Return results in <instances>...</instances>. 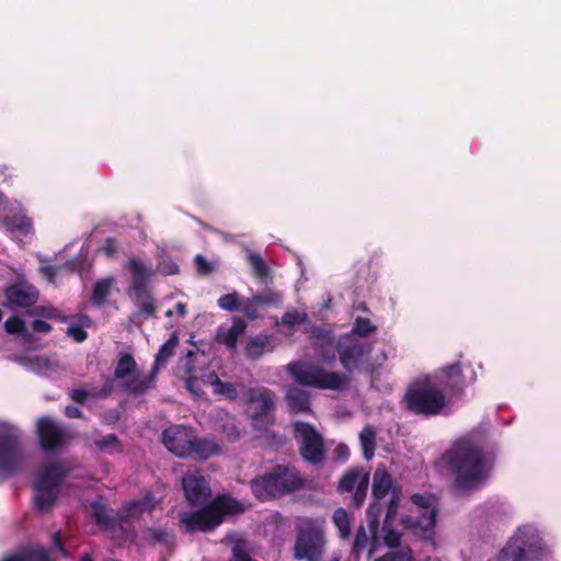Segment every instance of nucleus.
Instances as JSON below:
<instances>
[{"instance_id": "obj_52", "label": "nucleus", "mask_w": 561, "mask_h": 561, "mask_svg": "<svg viewBox=\"0 0 561 561\" xmlns=\"http://www.w3.org/2000/svg\"><path fill=\"white\" fill-rule=\"evenodd\" d=\"M350 450L348 447L344 444H339L334 449V455L336 460L345 461L348 457Z\"/></svg>"}, {"instance_id": "obj_33", "label": "nucleus", "mask_w": 561, "mask_h": 561, "mask_svg": "<svg viewBox=\"0 0 561 561\" xmlns=\"http://www.w3.org/2000/svg\"><path fill=\"white\" fill-rule=\"evenodd\" d=\"M178 345V337L172 335L159 350L156 356L154 370L163 366L168 359L173 355Z\"/></svg>"}, {"instance_id": "obj_17", "label": "nucleus", "mask_w": 561, "mask_h": 561, "mask_svg": "<svg viewBox=\"0 0 561 561\" xmlns=\"http://www.w3.org/2000/svg\"><path fill=\"white\" fill-rule=\"evenodd\" d=\"M295 437L305 460L318 463L323 459V440L312 426L307 423L297 422L295 424Z\"/></svg>"}, {"instance_id": "obj_37", "label": "nucleus", "mask_w": 561, "mask_h": 561, "mask_svg": "<svg viewBox=\"0 0 561 561\" xmlns=\"http://www.w3.org/2000/svg\"><path fill=\"white\" fill-rule=\"evenodd\" d=\"M230 540L233 543L231 561H253L248 553L247 543L243 539L232 536Z\"/></svg>"}, {"instance_id": "obj_34", "label": "nucleus", "mask_w": 561, "mask_h": 561, "mask_svg": "<svg viewBox=\"0 0 561 561\" xmlns=\"http://www.w3.org/2000/svg\"><path fill=\"white\" fill-rule=\"evenodd\" d=\"M359 440L364 457L370 460L375 453V432L371 427H365L359 434Z\"/></svg>"}, {"instance_id": "obj_39", "label": "nucleus", "mask_w": 561, "mask_h": 561, "mask_svg": "<svg viewBox=\"0 0 561 561\" xmlns=\"http://www.w3.org/2000/svg\"><path fill=\"white\" fill-rule=\"evenodd\" d=\"M93 515L99 525L104 527H112L113 517L111 512L103 505L95 503L92 506Z\"/></svg>"}, {"instance_id": "obj_35", "label": "nucleus", "mask_w": 561, "mask_h": 561, "mask_svg": "<svg viewBox=\"0 0 561 561\" xmlns=\"http://www.w3.org/2000/svg\"><path fill=\"white\" fill-rule=\"evenodd\" d=\"M333 523L339 530V534L342 538H345L350 535L351 524L347 512L340 507L336 508L333 513Z\"/></svg>"}, {"instance_id": "obj_7", "label": "nucleus", "mask_w": 561, "mask_h": 561, "mask_svg": "<svg viewBox=\"0 0 561 561\" xmlns=\"http://www.w3.org/2000/svg\"><path fill=\"white\" fill-rule=\"evenodd\" d=\"M136 368L134 357L129 354H122L114 370V378L103 386L101 394L107 396L115 388H121L134 394H141L152 388L154 374L142 375Z\"/></svg>"}, {"instance_id": "obj_46", "label": "nucleus", "mask_w": 561, "mask_h": 561, "mask_svg": "<svg viewBox=\"0 0 561 561\" xmlns=\"http://www.w3.org/2000/svg\"><path fill=\"white\" fill-rule=\"evenodd\" d=\"M95 444L99 446L100 449L107 453H114L118 450V440L116 436L113 434L106 435L95 440Z\"/></svg>"}, {"instance_id": "obj_55", "label": "nucleus", "mask_w": 561, "mask_h": 561, "mask_svg": "<svg viewBox=\"0 0 561 561\" xmlns=\"http://www.w3.org/2000/svg\"><path fill=\"white\" fill-rule=\"evenodd\" d=\"M224 433L230 440H236L239 437V432L234 424L225 425Z\"/></svg>"}, {"instance_id": "obj_5", "label": "nucleus", "mask_w": 561, "mask_h": 561, "mask_svg": "<svg viewBox=\"0 0 561 561\" xmlns=\"http://www.w3.org/2000/svg\"><path fill=\"white\" fill-rule=\"evenodd\" d=\"M70 467L66 462L49 461L36 472L33 484V502L41 512L49 511L67 489Z\"/></svg>"}, {"instance_id": "obj_10", "label": "nucleus", "mask_w": 561, "mask_h": 561, "mask_svg": "<svg viewBox=\"0 0 561 561\" xmlns=\"http://www.w3.org/2000/svg\"><path fill=\"white\" fill-rule=\"evenodd\" d=\"M542 540L531 525L519 527L500 552L501 561H539L542 556Z\"/></svg>"}, {"instance_id": "obj_36", "label": "nucleus", "mask_w": 561, "mask_h": 561, "mask_svg": "<svg viewBox=\"0 0 561 561\" xmlns=\"http://www.w3.org/2000/svg\"><path fill=\"white\" fill-rule=\"evenodd\" d=\"M376 329L377 328L369 321V319L358 317L356 318L354 327L348 334H354V336L365 340V337L368 334L374 333Z\"/></svg>"}, {"instance_id": "obj_12", "label": "nucleus", "mask_w": 561, "mask_h": 561, "mask_svg": "<svg viewBox=\"0 0 561 561\" xmlns=\"http://www.w3.org/2000/svg\"><path fill=\"white\" fill-rule=\"evenodd\" d=\"M127 270L131 276L130 291L131 299L136 302L140 312L146 317H150L156 311V306L152 297L146 289V284L153 275V268L147 266L145 262L137 257H130L127 264Z\"/></svg>"}, {"instance_id": "obj_28", "label": "nucleus", "mask_w": 561, "mask_h": 561, "mask_svg": "<svg viewBox=\"0 0 561 561\" xmlns=\"http://www.w3.org/2000/svg\"><path fill=\"white\" fill-rule=\"evenodd\" d=\"M288 408L293 412H305L309 410L310 398L306 390L299 388H290L286 394Z\"/></svg>"}, {"instance_id": "obj_22", "label": "nucleus", "mask_w": 561, "mask_h": 561, "mask_svg": "<svg viewBox=\"0 0 561 561\" xmlns=\"http://www.w3.org/2000/svg\"><path fill=\"white\" fill-rule=\"evenodd\" d=\"M15 362L25 369L43 376H50L61 369V365L55 355L48 356L28 353L15 357Z\"/></svg>"}, {"instance_id": "obj_45", "label": "nucleus", "mask_w": 561, "mask_h": 561, "mask_svg": "<svg viewBox=\"0 0 561 561\" xmlns=\"http://www.w3.org/2000/svg\"><path fill=\"white\" fill-rule=\"evenodd\" d=\"M369 537L364 527H359L356 531L355 541L353 543V552L359 554L368 545Z\"/></svg>"}, {"instance_id": "obj_63", "label": "nucleus", "mask_w": 561, "mask_h": 561, "mask_svg": "<svg viewBox=\"0 0 561 561\" xmlns=\"http://www.w3.org/2000/svg\"><path fill=\"white\" fill-rule=\"evenodd\" d=\"M330 561H339V559L337 558H333Z\"/></svg>"}, {"instance_id": "obj_44", "label": "nucleus", "mask_w": 561, "mask_h": 561, "mask_svg": "<svg viewBox=\"0 0 561 561\" xmlns=\"http://www.w3.org/2000/svg\"><path fill=\"white\" fill-rule=\"evenodd\" d=\"M247 257H248V262L251 265L255 275H257L260 277L266 275V271H267L266 264L259 254L249 253Z\"/></svg>"}, {"instance_id": "obj_20", "label": "nucleus", "mask_w": 561, "mask_h": 561, "mask_svg": "<svg viewBox=\"0 0 561 561\" xmlns=\"http://www.w3.org/2000/svg\"><path fill=\"white\" fill-rule=\"evenodd\" d=\"M182 486L191 506H202L210 496L209 484L199 471L186 473L182 479Z\"/></svg>"}, {"instance_id": "obj_51", "label": "nucleus", "mask_w": 561, "mask_h": 561, "mask_svg": "<svg viewBox=\"0 0 561 561\" xmlns=\"http://www.w3.org/2000/svg\"><path fill=\"white\" fill-rule=\"evenodd\" d=\"M41 272L44 274L48 282L56 284V276L58 273L56 267L49 265L42 266Z\"/></svg>"}, {"instance_id": "obj_11", "label": "nucleus", "mask_w": 561, "mask_h": 561, "mask_svg": "<svg viewBox=\"0 0 561 561\" xmlns=\"http://www.w3.org/2000/svg\"><path fill=\"white\" fill-rule=\"evenodd\" d=\"M296 382L318 389L341 390L347 385V377L324 368L298 360L286 366Z\"/></svg>"}, {"instance_id": "obj_30", "label": "nucleus", "mask_w": 561, "mask_h": 561, "mask_svg": "<svg viewBox=\"0 0 561 561\" xmlns=\"http://www.w3.org/2000/svg\"><path fill=\"white\" fill-rule=\"evenodd\" d=\"M275 347L273 339L268 335H260L251 340L247 346V355L250 358H259L266 352L273 351Z\"/></svg>"}, {"instance_id": "obj_27", "label": "nucleus", "mask_w": 561, "mask_h": 561, "mask_svg": "<svg viewBox=\"0 0 561 561\" xmlns=\"http://www.w3.org/2000/svg\"><path fill=\"white\" fill-rule=\"evenodd\" d=\"M247 324L243 320L237 319L230 328H220L217 339L219 342L226 344L229 348H233L237 340L245 331Z\"/></svg>"}, {"instance_id": "obj_38", "label": "nucleus", "mask_w": 561, "mask_h": 561, "mask_svg": "<svg viewBox=\"0 0 561 561\" xmlns=\"http://www.w3.org/2000/svg\"><path fill=\"white\" fill-rule=\"evenodd\" d=\"M307 321L306 310L289 309L285 312L282 318V324L288 328H293L297 324L305 323Z\"/></svg>"}, {"instance_id": "obj_2", "label": "nucleus", "mask_w": 561, "mask_h": 561, "mask_svg": "<svg viewBox=\"0 0 561 561\" xmlns=\"http://www.w3.org/2000/svg\"><path fill=\"white\" fill-rule=\"evenodd\" d=\"M443 460L459 493H470L484 485L494 465L493 457L484 453L471 437L456 440L444 454Z\"/></svg>"}, {"instance_id": "obj_21", "label": "nucleus", "mask_w": 561, "mask_h": 561, "mask_svg": "<svg viewBox=\"0 0 561 561\" xmlns=\"http://www.w3.org/2000/svg\"><path fill=\"white\" fill-rule=\"evenodd\" d=\"M57 556H66L65 549L61 546L59 533L53 536V547L49 551L43 548H31L7 556L2 561H55Z\"/></svg>"}, {"instance_id": "obj_49", "label": "nucleus", "mask_w": 561, "mask_h": 561, "mask_svg": "<svg viewBox=\"0 0 561 561\" xmlns=\"http://www.w3.org/2000/svg\"><path fill=\"white\" fill-rule=\"evenodd\" d=\"M261 308L257 302H254V298L243 299L241 304V310L249 319H256L259 317L257 309Z\"/></svg>"}, {"instance_id": "obj_14", "label": "nucleus", "mask_w": 561, "mask_h": 561, "mask_svg": "<svg viewBox=\"0 0 561 561\" xmlns=\"http://www.w3.org/2000/svg\"><path fill=\"white\" fill-rule=\"evenodd\" d=\"M0 229L12 238L27 237L33 232V220L20 202L5 199L0 213Z\"/></svg>"}, {"instance_id": "obj_58", "label": "nucleus", "mask_w": 561, "mask_h": 561, "mask_svg": "<svg viewBox=\"0 0 561 561\" xmlns=\"http://www.w3.org/2000/svg\"><path fill=\"white\" fill-rule=\"evenodd\" d=\"M175 312L178 313L179 317L183 318L186 316V306L185 304L183 302H178L175 305Z\"/></svg>"}, {"instance_id": "obj_48", "label": "nucleus", "mask_w": 561, "mask_h": 561, "mask_svg": "<svg viewBox=\"0 0 561 561\" xmlns=\"http://www.w3.org/2000/svg\"><path fill=\"white\" fill-rule=\"evenodd\" d=\"M196 270L201 275H208L215 271L216 265L214 262L207 261L203 255L195 256Z\"/></svg>"}, {"instance_id": "obj_3", "label": "nucleus", "mask_w": 561, "mask_h": 561, "mask_svg": "<svg viewBox=\"0 0 561 561\" xmlns=\"http://www.w3.org/2000/svg\"><path fill=\"white\" fill-rule=\"evenodd\" d=\"M461 383V365L454 363L431 376L417 378L405 393L410 411L417 414L437 415L447 405V392Z\"/></svg>"}, {"instance_id": "obj_4", "label": "nucleus", "mask_w": 561, "mask_h": 561, "mask_svg": "<svg viewBox=\"0 0 561 561\" xmlns=\"http://www.w3.org/2000/svg\"><path fill=\"white\" fill-rule=\"evenodd\" d=\"M209 356L205 352L188 351L179 363V374L185 380L186 389L199 397L204 388L209 386L213 392L226 399H234L238 394L236 387L230 382H224L208 366Z\"/></svg>"}, {"instance_id": "obj_6", "label": "nucleus", "mask_w": 561, "mask_h": 561, "mask_svg": "<svg viewBox=\"0 0 561 561\" xmlns=\"http://www.w3.org/2000/svg\"><path fill=\"white\" fill-rule=\"evenodd\" d=\"M241 503L221 495L196 512H184L180 516V527L187 533L208 531L217 527L225 516L243 512Z\"/></svg>"}, {"instance_id": "obj_23", "label": "nucleus", "mask_w": 561, "mask_h": 561, "mask_svg": "<svg viewBox=\"0 0 561 561\" xmlns=\"http://www.w3.org/2000/svg\"><path fill=\"white\" fill-rule=\"evenodd\" d=\"M314 353L325 364H331L336 358L337 344L334 343L333 334L324 328H313L310 335Z\"/></svg>"}, {"instance_id": "obj_47", "label": "nucleus", "mask_w": 561, "mask_h": 561, "mask_svg": "<svg viewBox=\"0 0 561 561\" xmlns=\"http://www.w3.org/2000/svg\"><path fill=\"white\" fill-rule=\"evenodd\" d=\"M4 328H5V331L10 334H14V333L24 334L26 331L24 321L22 319H20L19 317L9 318L4 323Z\"/></svg>"}, {"instance_id": "obj_57", "label": "nucleus", "mask_w": 561, "mask_h": 561, "mask_svg": "<svg viewBox=\"0 0 561 561\" xmlns=\"http://www.w3.org/2000/svg\"><path fill=\"white\" fill-rule=\"evenodd\" d=\"M65 412L68 417H79L80 416V410L77 407H67Z\"/></svg>"}, {"instance_id": "obj_62", "label": "nucleus", "mask_w": 561, "mask_h": 561, "mask_svg": "<svg viewBox=\"0 0 561 561\" xmlns=\"http://www.w3.org/2000/svg\"><path fill=\"white\" fill-rule=\"evenodd\" d=\"M172 314H173V311H172V310H168V311L165 312V316H167V317H171Z\"/></svg>"}, {"instance_id": "obj_13", "label": "nucleus", "mask_w": 561, "mask_h": 561, "mask_svg": "<svg viewBox=\"0 0 561 561\" xmlns=\"http://www.w3.org/2000/svg\"><path fill=\"white\" fill-rule=\"evenodd\" d=\"M325 550V537L322 527L313 522L302 526L297 535L294 557L305 561H320Z\"/></svg>"}, {"instance_id": "obj_18", "label": "nucleus", "mask_w": 561, "mask_h": 561, "mask_svg": "<svg viewBox=\"0 0 561 561\" xmlns=\"http://www.w3.org/2000/svg\"><path fill=\"white\" fill-rule=\"evenodd\" d=\"M36 432L39 444L45 450H56L60 448L69 437L65 428L47 416L37 420Z\"/></svg>"}, {"instance_id": "obj_61", "label": "nucleus", "mask_w": 561, "mask_h": 561, "mask_svg": "<svg viewBox=\"0 0 561 561\" xmlns=\"http://www.w3.org/2000/svg\"><path fill=\"white\" fill-rule=\"evenodd\" d=\"M425 561H439V560H438L437 558H434V557L432 558V557H430V558H427Z\"/></svg>"}, {"instance_id": "obj_15", "label": "nucleus", "mask_w": 561, "mask_h": 561, "mask_svg": "<svg viewBox=\"0 0 561 561\" xmlns=\"http://www.w3.org/2000/svg\"><path fill=\"white\" fill-rule=\"evenodd\" d=\"M371 344L354 334H345L337 342V353L344 369L353 371L367 362Z\"/></svg>"}, {"instance_id": "obj_50", "label": "nucleus", "mask_w": 561, "mask_h": 561, "mask_svg": "<svg viewBox=\"0 0 561 561\" xmlns=\"http://www.w3.org/2000/svg\"><path fill=\"white\" fill-rule=\"evenodd\" d=\"M381 514V508L378 504H371L367 510L368 526L371 531H375L378 525V518Z\"/></svg>"}, {"instance_id": "obj_41", "label": "nucleus", "mask_w": 561, "mask_h": 561, "mask_svg": "<svg viewBox=\"0 0 561 561\" xmlns=\"http://www.w3.org/2000/svg\"><path fill=\"white\" fill-rule=\"evenodd\" d=\"M242 300L239 298L237 293H230L221 296L218 299V306L227 311H234L237 309H241Z\"/></svg>"}, {"instance_id": "obj_32", "label": "nucleus", "mask_w": 561, "mask_h": 561, "mask_svg": "<svg viewBox=\"0 0 561 561\" xmlns=\"http://www.w3.org/2000/svg\"><path fill=\"white\" fill-rule=\"evenodd\" d=\"M115 285V279L113 277L102 278L98 280L93 288L92 300L96 305H102L105 302L106 298L110 296L113 287Z\"/></svg>"}, {"instance_id": "obj_24", "label": "nucleus", "mask_w": 561, "mask_h": 561, "mask_svg": "<svg viewBox=\"0 0 561 561\" xmlns=\"http://www.w3.org/2000/svg\"><path fill=\"white\" fill-rule=\"evenodd\" d=\"M369 477L367 472H363L357 469H352L347 471L343 478L340 480L339 488L342 491H351L355 489L354 501L357 506H359L366 496L367 488H368Z\"/></svg>"}, {"instance_id": "obj_56", "label": "nucleus", "mask_w": 561, "mask_h": 561, "mask_svg": "<svg viewBox=\"0 0 561 561\" xmlns=\"http://www.w3.org/2000/svg\"><path fill=\"white\" fill-rule=\"evenodd\" d=\"M103 251L107 256H112L117 251L116 241L113 239H107L103 247Z\"/></svg>"}, {"instance_id": "obj_54", "label": "nucleus", "mask_w": 561, "mask_h": 561, "mask_svg": "<svg viewBox=\"0 0 561 561\" xmlns=\"http://www.w3.org/2000/svg\"><path fill=\"white\" fill-rule=\"evenodd\" d=\"M159 270L165 275H172L178 273V265L174 263H161Z\"/></svg>"}, {"instance_id": "obj_25", "label": "nucleus", "mask_w": 561, "mask_h": 561, "mask_svg": "<svg viewBox=\"0 0 561 561\" xmlns=\"http://www.w3.org/2000/svg\"><path fill=\"white\" fill-rule=\"evenodd\" d=\"M5 298L12 307H30L38 298L37 289L27 282H19L5 290Z\"/></svg>"}, {"instance_id": "obj_31", "label": "nucleus", "mask_w": 561, "mask_h": 561, "mask_svg": "<svg viewBox=\"0 0 561 561\" xmlns=\"http://www.w3.org/2000/svg\"><path fill=\"white\" fill-rule=\"evenodd\" d=\"M91 320L85 314L78 316L67 328V333L77 342H82L87 339L84 328H89Z\"/></svg>"}, {"instance_id": "obj_42", "label": "nucleus", "mask_w": 561, "mask_h": 561, "mask_svg": "<svg viewBox=\"0 0 561 561\" xmlns=\"http://www.w3.org/2000/svg\"><path fill=\"white\" fill-rule=\"evenodd\" d=\"M254 302H257L260 307L276 306L283 300L282 296L273 290H266L257 296H254Z\"/></svg>"}, {"instance_id": "obj_53", "label": "nucleus", "mask_w": 561, "mask_h": 561, "mask_svg": "<svg viewBox=\"0 0 561 561\" xmlns=\"http://www.w3.org/2000/svg\"><path fill=\"white\" fill-rule=\"evenodd\" d=\"M32 327L38 333H48L51 330L50 324L44 320H34Z\"/></svg>"}, {"instance_id": "obj_26", "label": "nucleus", "mask_w": 561, "mask_h": 561, "mask_svg": "<svg viewBox=\"0 0 561 561\" xmlns=\"http://www.w3.org/2000/svg\"><path fill=\"white\" fill-rule=\"evenodd\" d=\"M157 500L151 494H146L144 500L130 503L123 512L121 522L126 523L129 519H135L145 512H150L156 507Z\"/></svg>"}, {"instance_id": "obj_19", "label": "nucleus", "mask_w": 561, "mask_h": 561, "mask_svg": "<svg viewBox=\"0 0 561 561\" xmlns=\"http://www.w3.org/2000/svg\"><path fill=\"white\" fill-rule=\"evenodd\" d=\"M194 432L185 426H171L163 432V444L174 455L188 457L192 454Z\"/></svg>"}, {"instance_id": "obj_59", "label": "nucleus", "mask_w": 561, "mask_h": 561, "mask_svg": "<svg viewBox=\"0 0 561 561\" xmlns=\"http://www.w3.org/2000/svg\"><path fill=\"white\" fill-rule=\"evenodd\" d=\"M375 553V548L371 546L368 550V556L371 557Z\"/></svg>"}, {"instance_id": "obj_9", "label": "nucleus", "mask_w": 561, "mask_h": 561, "mask_svg": "<svg viewBox=\"0 0 561 561\" xmlns=\"http://www.w3.org/2000/svg\"><path fill=\"white\" fill-rule=\"evenodd\" d=\"M300 484L301 480L295 469L276 466L271 472L253 480L251 490L259 500L266 501L295 491Z\"/></svg>"}, {"instance_id": "obj_8", "label": "nucleus", "mask_w": 561, "mask_h": 561, "mask_svg": "<svg viewBox=\"0 0 561 561\" xmlns=\"http://www.w3.org/2000/svg\"><path fill=\"white\" fill-rule=\"evenodd\" d=\"M25 462L24 435L14 424L0 422V477L18 472Z\"/></svg>"}, {"instance_id": "obj_1", "label": "nucleus", "mask_w": 561, "mask_h": 561, "mask_svg": "<svg viewBox=\"0 0 561 561\" xmlns=\"http://www.w3.org/2000/svg\"><path fill=\"white\" fill-rule=\"evenodd\" d=\"M373 495L380 501L390 495L388 510L382 526L383 541L387 546L394 548L399 545L400 533L394 529V524L399 522L404 528H411L420 531L424 538H431L436 525L438 512L437 499L432 494H414L410 499V512L413 515H407L403 512L404 506L399 503V494L393 485L391 476L385 468H377L373 477Z\"/></svg>"}, {"instance_id": "obj_60", "label": "nucleus", "mask_w": 561, "mask_h": 561, "mask_svg": "<svg viewBox=\"0 0 561 561\" xmlns=\"http://www.w3.org/2000/svg\"><path fill=\"white\" fill-rule=\"evenodd\" d=\"M81 561H92V560L90 559L89 556L85 554L82 557Z\"/></svg>"}, {"instance_id": "obj_29", "label": "nucleus", "mask_w": 561, "mask_h": 561, "mask_svg": "<svg viewBox=\"0 0 561 561\" xmlns=\"http://www.w3.org/2000/svg\"><path fill=\"white\" fill-rule=\"evenodd\" d=\"M193 450L190 457L206 459L221 451V447L213 439H197L194 435Z\"/></svg>"}, {"instance_id": "obj_40", "label": "nucleus", "mask_w": 561, "mask_h": 561, "mask_svg": "<svg viewBox=\"0 0 561 561\" xmlns=\"http://www.w3.org/2000/svg\"><path fill=\"white\" fill-rule=\"evenodd\" d=\"M412 552L409 548H400L389 551L374 561H412Z\"/></svg>"}, {"instance_id": "obj_16", "label": "nucleus", "mask_w": 561, "mask_h": 561, "mask_svg": "<svg viewBox=\"0 0 561 561\" xmlns=\"http://www.w3.org/2000/svg\"><path fill=\"white\" fill-rule=\"evenodd\" d=\"M274 410V396L267 389H252L249 392L248 413L253 426L257 430L266 428L272 422Z\"/></svg>"}, {"instance_id": "obj_43", "label": "nucleus", "mask_w": 561, "mask_h": 561, "mask_svg": "<svg viewBox=\"0 0 561 561\" xmlns=\"http://www.w3.org/2000/svg\"><path fill=\"white\" fill-rule=\"evenodd\" d=\"M101 393H102V390L96 391L94 388L89 389V390L85 388H75V389H71L70 397L73 401H76L78 403H82L90 397H99V396L104 397Z\"/></svg>"}]
</instances>
